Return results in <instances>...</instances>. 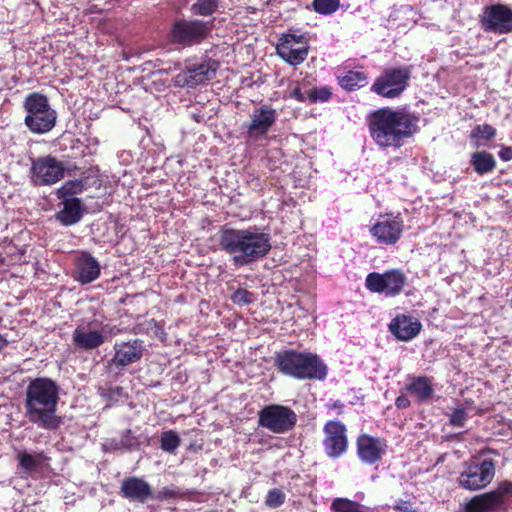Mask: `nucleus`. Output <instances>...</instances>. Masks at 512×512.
Instances as JSON below:
<instances>
[{
	"instance_id": "f257e3e1",
	"label": "nucleus",
	"mask_w": 512,
	"mask_h": 512,
	"mask_svg": "<svg viewBox=\"0 0 512 512\" xmlns=\"http://www.w3.org/2000/svg\"><path fill=\"white\" fill-rule=\"evenodd\" d=\"M419 118L405 108L381 107L369 112L366 125L380 149H399L418 132Z\"/></svg>"
},
{
	"instance_id": "f03ea898",
	"label": "nucleus",
	"mask_w": 512,
	"mask_h": 512,
	"mask_svg": "<svg viewBox=\"0 0 512 512\" xmlns=\"http://www.w3.org/2000/svg\"><path fill=\"white\" fill-rule=\"evenodd\" d=\"M60 387L48 377L31 379L25 390V416L32 424L48 431H56L63 424L57 415Z\"/></svg>"
},
{
	"instance_id": "7ed1b4c3",
	"label": "nucleus",
	"mask_w": 512,
	"mask_h": 512,
	"mask_svg": "<svg viewBox=\"0 0 512 512\" xmlns=\"http://www.w3.org/2000/svg\"><path fill=\"white\" fill-rule=\"evenodd\" d=\"M221 251L229 254L236 266H246L265 257L270 249V236L256 226L236 229L222 225L217 233Z\"/></svg>"
},
{
	"instance_id": "20e7f679",
	"label": "nucleus",
	"mask_w": 512,
	"mask_h": 512,
	"mask_svg": "<svg viewBox=\"0 0 512 512\" xmlns=\"http://www.w3.org/2000/svg\"><path fill=\"white\" fill-rule=\"evenodd\" d=\"M274 366L283 375L298 380H324L328 373L327 365L316 353L296 349L276 352Z\"/></svg>"
},
{
	"instance_id": "39448f33",
	"label": "nucleus",
	"mask_w": 512,
	"mask_h": 512,
	"mask_svg": "<svg viewBox=\"0 0 512 512\" xmlns=\"http://www.w3.org/2000/svg\"><path fill=\"white\" fill-rule=\"evenodd\" d=\"M26 111L24 124L34 134H45L51 131L57 120V113L51 108L46 95L40 92L28 94L23 101Z\"/></svg>"
},
{
	"instance_id": "423d86ee",
	"label": "nucleus",
	"mask_w": 512,
	"mask_h": 512,
	"mask_svg": "<svg viewBox=\"0 0 512 512\" xmlns=\"http://www.w3.org/2000/svg\"><path fill=\"white\" fill-rule=\"evenodd\" d=\"M410 79V66L388 67L376 77L370 90L383 98L395 99L407 89Z\"/></svg>"
},
{
	"instance_id": "0eeeda50",
	"label": "nucleus",
	"mask_w": 512,
	"mask_h": 512,
	"mask_svg": "<svg viewBox=\"0 0 512 512\" xmlns=\"http://www.w3.org/2000/svg\"><path fill=\"white\" fill-rule=\"evenodd\" d=\"M512 495V481L503 480L494 490L473 496L464 512H507V497Z\"/></svg>"
},
{
	"instance_id": "6e6552de",
	"label": "nucleus",
	"mask_w": 512,
	"mask_h": 512,
	"mask_svg": "<svg viewBox=\"0 0 512 512\" xmlns=\"http://www.w3.org/2000/svg\"><path fill=\"white\" fill-rule=\"evenodd\" d=\"M298 421L295 411L281 404H269L258 412V425L275 434L292 431Z\"/></svg>"
},
{
	"instance_id": "1a4fd4ad",
	"label": "nucleus",
	"mask_w": 512,
	"mask_h": 512,
	"mask_svg": "<svg viewBox=\"0 0 512 512\" xmlns=\"http://www.w3.org/2000/svg\"><path fill=\"white\" fill-rule=\"evenodd\" d=\"M407 281L408 278L402 269L393 268L384 273H369L365 279V286L372 293L396 297L403 292Z\"/></svg>"
},
{
	"instance_id": "9d476101",
	"label": "nucleus",
	"mask_w": 512,
	"mask_h": 512,
	"mask_svg": "<svg viewBox=\"0 0 512 512\" xmlns=\"http://www.w3.org/2000/svg\"><path fill=\"white\" fill-rule=\"evenodd\" d=\"M211 33L208 22L199 19H178L170 30V38L174 44L190 47L203 42Z\"/></svg>"
},
{
	"instance_id": "9b49d317",
	"label": "nucleus",
	"mask_w": 512,
	"mask_h": 512,
	"mask_svg": "<svg viewBox=\"0 0 512 512\" xmlns=\"http://www.w3.org/2000/svg\"><path fill=\"white\" fill-rule=\"evenodd\" d=\"M404 229V220L400 213H384L370 226L369 233L377 244L393 246L401 239Z\"/></svg>"
},
{
	"instance_id": "f8f14e48",
	"label": "nucleus",
	"mask_w": 512,
	"mask_h": 512,
	"mask_svg": "<svg viewBox=\"0 0 512 512\" xmlns=\"http://www.w3.org/2000/svg\"><path fill=\"white\" fill-rule=\"evenodd\" d=\"M496 465L493 459H484L480 463L466 464L465 470L458 477L460 487L476 491L487 487L495 476Z\"/></svg>"
},
{
	"instance_id": "ddd939ff",
	"label": "nucleus",
	"mask_w": 512,
	"mask_h": 512,
	"mask_svg": "<svg viewBox=\"0 0 512 512\" xmlns=\"http://www.w3.org/2000/svg\"><path fill=\"white\" fill-rule=\"evenodd\" d=\"M322 445L327 457L337 459L343 456L349 447L347 427L340 420H329L323 426Z\"/></svg>"
},
{
	"instance_id": "4468645a",
	"label": "nucleus",
	"mask_w": 512,
	"mask_h": 512,
	"mask_svg": "<svg viewBox=\"0 0 512 512\" xmlns=\"http://www.w3.org/2000/svg\"><path fill=\"white\" fill-rule=\"evenodd\" d=\"M32 179L36 185H53L64 178V164L52 155L38 157L31 164Z\"/></svg>"
},
{
	"instance_id": "2eb2a0df",
	"label": "nucleus",
	"mask_w": 512,
	"mask_h": 512,
	"mask_svg": "<svg viewBox=\"0 0 512 512\" xmlns=\"http://www.w3.org/2000/svg\"><path fill=\"white\" fill-rule=\"evenodd\" d=\"M308 52L309 46L303 35L283 34L276 45L277 55L291 66L302 64Z\"/></svg>"
},
{
	"instance_id": "dca6fc26",
	"label": "nucleus",
	"mask_w": 512,
	"mask_h": 512,
	"mask_svg": "<svg viewBox=\"0 0 512 512\" xmlns=\"http://www.w3.org/2000/svg\"><path fill=\"white\" fill-rule=\"evenodd\" d=\"M486 32L507 34L512 32V8L506 4H493L485 8L480 20Z\"/></svg>"
},
{
	"instance_id": "f3484780",
	"label": "nucleus",
	"mask_w": 512,
	"mask_h": 512,
	"mask_svg": "<svg viewBox=\"0 0 512 512\" xmlns=\"http://www.w3.org/2000/svg\"><path fill=\"white\" fill-rule=\"evenodd\" d=\"M114 355L108 361V367L115 366L119 370L134 364L143 357L145 347L141 339L135 338L128 341L116 342L113 346Z\"/></svg>"
},
{
	"instance_id": "a211bd4d",
	"label": "nucleus",
	"mask_w": 512,
	"mask_h": 512,
	"mask_svg": "<svg viewBox=\"0 0 512 512\" xmlns=\"http://www.w3.org/2000/svg\"><path fill=\"white\" fill-rule=\"evenodd\" d=\"M387 448V440L381 437H374L364 433L356 438L357 456L363 463L368 465L381 462Z\"/></svg>"
},
{
	"instance_id": "6ab92c4d",
	"label": "nucleus",
	"mask_w": 512,
	"mask_h": 512,
	"mask_svg": "<svg viewBox=\"0 0 512 512\" xmlns=\"http://www.w3.org/2000/svg\"><path fill=\"white\" fill-rule=\"evenodd\" d=\"M250 122L246 126L248 139L257 140L266 137L277 120V112L271 105H262L253 110Z\"/></svg>"
},
{
	"instance_id": "aec40b11",
	"label": "nucleus",
	"mask_w": 512,
	"mask_h": 512,
	"mask_svg": "<svg viewBox=\"0 0 512 512\" xmlns=\"http://www.w3.org/2000/svg\"><path fill=\"white\" fill-rule=\"evenodd\" d=\"M119 494L130 502L141 504H145L155 498L151 485L143 478L137 476L124 478L121 482Z\"/></svg>"
},
{
	"instance_id": "412c9836",
	"label": "nucleus",
	"mask_w": 512,
	"mask_h": 512,
	"mask_svg": "<svg viewBox=\"0 0 512 512\" xmlns=\"http://www.w3.org/2000/svg\"><path fill=\"white\" fill-rule=\"evenodd\" d=\"M216 74V68L209 62L195 63L186 67L176 76V83L181 86L195 87Z\"/></svg>"
},
{
	"instance_id": "4be33fe9",
	"label": "nucleus",
	"mask_w": 512,
	"mask_h": 512,
	"mask_svg": "<svg viewBox=\"0 0 512 512\" xmlns=\"http://www.w3.org/2000/svg\"><path fill=\"white\" fill-rule=\"evenodd\" d=\"M388 328L399 341L407 342L420 333L422 324L418 319L411 316L398 314L391 320Z\"/></svg>"
},
{
	"instance_id": "5701e85b",
	"label": "nucleus",
	"mask_w": 512,
	"mask_h": 512,
	"mask_svg": "<svg viewBox=\"0 0 512 512\" xmlns=\"http://www.w3.org/2000/svg\"><path fill=\"white\" fill-rule=\"evenodd\" d=\"M75 279L81 284H89L100 276V264L89 252H82L75 262Z\"/></svg>"
},
{
	"instance_id": "b1692460",
	"label": "nucleus",
	"mask_w": 512,
	"mask_h": 512,
	"mask_svg": "<svg viewBox=\"0 0 512 512\" xmlns=\"http://www.w3.org/2000/svg\"><path fill=\"white\" fill-rule=\"evenodd\" d=\"M404 390L418 404L426 403L434 395L433 379L427 376H409Z\"/></svg>"
},
{
	"instance_id": "393cba45",
	"label": "nucleus",
	"mask_w": 512,
	"mask_h": 512,
	"mask_svg": "<svg viewBox=\"0 0 512 512\" xmlns=\"http://www.w3.org/2000/svg\"><path fill=\"white\" fill-rule=\"evenodd\" d=\"M72 340L75 347L89 351L104 344L106 337L101 331L89 330L85 327L78 326L72 333Z\"/></svg>"
},
{
	"instance_id": "a878e982",
	"label": "nucleus",
	"mask_w": 512,
	"mask_h": 512,
	"mask_svg": "<svg viewBox=\"0 0 512 512\" xmlns=\"http://www.w3.org/2000/svg\"><path fill=\"white\" fill-rule=\"evenodd\" d=\"M63 208L56 213V219L64 226L76 224L83 217L85 208L80 199L62 200Z\"/></svg>"
},
{
	"instance_id": "bb28decb",
	"label": "nucleus",
	"mask_w": 512,
	"mask_h": 512,
	"mask_svg": "<svg viewBox=\"0 0 512 512\" xmlns=\"http://www.w3.org/2000/svg\"><path fill=\"white\" fill-rule=\"evenodd\" d=\"M470 165L480 176L489 174L496 169L497 162L493 154L488 151H476L470 156Z\"/></svg>"
},
{
	"instance_id": "cd10ccee",
	"label": "nucleus",
	"mask_w": 512,
	"mask_h": 512,
	"mask_svg": "<svg viewBox=\"0 0 512 512\" xmlns=\"http://www.w3.org/2000/svg\"><path fill=\"white\" fill-rule=\"evenodd\" d=\"M368 74L364 71L349 70L344 75L337 76L338 85L345 91L351 92L368 84Z\"/></svg>"
},
{
	"instance_id": "c85d7f7f",
	"label": "nucleus",
	"mask_w": 512,
	"mask_h": 512,
	"mask_svg": "<svg viewBox=\"0 0 512 512\" xmlns=\"http://www.w3.org/2000/svg\"><path fill=\"white\" fill-rule=\"evenodd\" d=\"M497 134L496 129L490 124L476 125L470 132L472 146L476 149L486 145Z\"/></svg>"
},
{
	"instance_id": "c756f323",
	"label": "nucleus",
	"mask_w": 512,
	"mask_h": 512,
	"mask_svg": "<svg viewBox=\"0 0 512 512\" xmlns=\"http://www.w3.org/2000/svg\"><path fill=\"white\" fill-rule=\"evenodd\" d=\"M85 190V182L82 179L68 180L57 190L56 195L60 200L77 199L75 196Z\"/></svg>"
},
{
	"instance_id": "7c9ffc66",
	"label": "nucleus",
	"mask_w": 512,
	"mask_h": 512,
	"mask_svg": "<svg viewBox=\"0 0 512 512\" xmlns=\"http://www.w3.org/2000/svg\"><path fill=\"white\" fill-rule=\"evenodd\" d=\"M223 0H196L191 5V12L194 15L208 17L213 15L221 5Z\"/></svg>"
},
{
	"instance_id": "2f4dec72",
	"label": "nucleus",
	"mask_w": 512,
	"mask_h": 512,
	"mask_svg": "<svg viewBox=\"0 0 512 512\" xmlns=\"http://www.w3.org/2000/svg\"><path fill=\"white\" fill-rule=\"evenodd\" d=\"M331 509L334 512H366L360 503L348 498L334 499L331 504Z\"/></svg>"
},
{
	"instance_id": "473e14b6",
	"label": "nucleus",
	"mask_w": 512,
	"mask_h": 512,
	"mask_svg": "<svg viewBox=\"0 0 512 512\" xmlns=\"http://www.w3.org/2000/svg\"><path fill=\"white\" fill-rule=\"evenodd\" d=\"M181 439L179 435L173 431H164L160 437V447L163 451L168 453H174L175 450L180 446Z\"/></svg>"
},
{
	"instance_id": "72a5a7b5",
	"label": "nucleus",
	"mask_w": 512,
	"mask_h": 512,
	"mask_svg": "<svg viewBox=\"0 0 512 512\" xmlns=\"http://www.w3.org/2000/svg\"><path fill=\"white\" fill-rule=\"evenodd\" d=\"M332 97V91L330 87H313L307 91V99L310 103L327 102Z\"/></svg>"
},
{
	"instance_id": "f704fd0d",
	"label": "nucleus",
	"mask_w": 512,
	"mask_h": 512,
	"mask_svg": "<svg viewBox=\"0 0 512 512\" xmlns=\"http://www.w3.org/2000/svg\"><path fill=\"white\" fill-rule=\"evenodd\" d=\"M315 12L322 15H331L339 9L340 0H313Z\"/></svg>"
},
{
	"instance_id": "c9c22d12",
	"label": "nucleus",
	"mask_w": 512,
	"mask_h": 512,
	"mask_svg": "<svg viewBox=\"0 0 512 512\" xmlns=\"http://www.w3.org/2000/svg\"><path fill=\"white\" fill-rule=\"evenodd\" d=\"M255 300L254 293L248 291L247 289L238 288L232 295L231 301L239 306H245L253 303Z\"/></svg>"
},
{
	"instance_id": "e433bc0d",
	"label": "nucleus",
	"mask_w": 512,
	"mask_h": 512,
	"mask_svg": "<svg viewBox=\"0 0 512 512\" xmlns=\"http://www.w3.org/2000/svg\"><path fill=\"white\" fill-rule=\"evenodd\" d=\"M17 459L19 466L28 472L34 471L40 464L32 454H29L26 451L18 452Z\"/></svg>"
},
{
	"instance_id": "4c0bfd02",
	"label": "nucleus",
	"mask_w": 512,
	"mask_h": 512,
	"mask_svg": "<svg viewBox=\"0 0 512 512\" xmlns=\"http://www.w3.org/2000/svg\"><path fill=\"white\" fill-rule=\"evenodd\" d=\"M285 493L277 488L268 491L265 504L270 508H278L285 502Z\"/></svg>"
},
{
	"instance_id": "58836bf2",
	"label": "nucleus",
	"mask_w": 512,
	"mask_h": 512,
	"mask_svg": "<svg viewBox=\"0 0 512 512\" xmlns=\"http://www.w3.org/2000/svg\"><path fill=\"white\" fill-rule=\"evenodd\" d=\"M467 420V412L464 408H456L450 414V424L455 427H463Z\"/></svg>"
},
{
	"instance_id": "ea45409f",
	"label": "nucleus",
	"mask_w": 512,
	"mask_h": 512,
	"mask_svg": "<svg viewBox=\"0 0 512 512\" xmlns=\"http://www.w3.org/2000/svg\"><path fill=\"white\" fill-rule=\"evenodd\" d=\"M393 508L397 512H417L410 501L402 499L397 500Z\"/></svg>"
},
{
	"instance_id": "a19ab883",
	"label": "nucleus",
	"mask_w": 512,
	"mask_h": 512,
	"mask_svg": "<svg viewBox=\"0 0 512 512\" xmlns=\"http://www.w3.org/2000/svg\"><path fill=\"white\" fill-rule=\"evenodd\" d=\"M289 97L291 99H294L298 102H305L307 101V92L304 93L302 91V88L300 87L299 84H297L295 87L291 88L290 91H289Z\"/></svg>"
},
{
	"instance_id": "79ce46f5",
	"label": "nucleus",
	"mask_w": 512,
	"mask_h": 512,
	"mask_svg": "<svg viewBox=\"0 0 512 512\" xmlns=\"http://www.w3.org/2000/svg\"><path fill=\"white\" fill-rule=\"evenodd\" d=\"M179 495V492L175 489L169 488V487H163L159 493L156 499L162 500V499H175Z\"/></svg>"
},
{
	"instance_id": "37998d69",
	"label": "nucleus",
	"mask_w": 512,
	"mask_h": 512,
	"mask_svg": "<svg viewBox=\"0 0 512 512\" xmlns=\"http://www.w3.org/2000/svg\"><path fill=\"white\" fill-rule=\"evenodd\" d=\"M410 405H411V402H410L409 398L404 394L399 395L395 399V406L398 409H406V408L410 407Z\"/></svg>"
},
{
	"instance_id": "c03bdc74",
	"label": "nucleus",
	"mask_w": 512,
	"mask_h": 512,
	"mask_svg": "<svg viewBox=\"0 0 512 512\" xmlns=\"http://www.w3.org/2000/svg\"><path fill=\"white\" fill-rule=\"evenodd\" d=\"M499 158L505 162L512 160V148L503 146L498 152Z\"/></svg>"
},
{
	"instance_id": "a18cd8bd",
	"label": "nucleus",
	"mask_w": 512,
	"mask_h": 512,
	"mask_svg": "<svg viewBox=\"0 0 512 512\" xmlns=\"http://www.w3.org/2000/svg\"><path fill=\"white\" fill-rule=\"evenodd\" d=\"M343 407H344V405H343V403L341 401H335L333 404H331L329 406V408L338 409V414L342 413Z\"/></svg>"
}]
</instances>
